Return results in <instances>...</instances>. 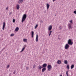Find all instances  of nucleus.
I'll return each instance as SVG.
<instances>
[{
  "mask_svg": "<svg viewBox=\"0 0 76 76\" xmlns=\"http://www.w3.org/2000/svg\"><path fill=\"white\" fill-rule=\"evenodd\" d=\"M27 15L26 14H24L23 15L22 18V20L21 22L22 23H23V22L25 20H26V17H27Z\"/></svg>",
  "mask_w": 76,
  "mask_h": 76,
  "instance_id": "nucleus-1",
  "label": "nucleus"
},
{
  "mask_svg": "<svg viewBox=\"0 0 76 76\" xmlns=\"http://www.w3.org/2000/svg\"><path fill=\"white\" fill-rule=\"evenodd\" d=\"M73 42L72 41V40L71 39H69L68 42V44L69 45H73Z\"/></svg>",
  "mask_w": 76,
  "mask_h": 76,
  "instance_id": "nucleus-2",
  "label": "nucleus"
},
{
  "mask_svg": "<svg viewBox=\"0 0 76 76\" xmlns=\"http://www.w3.org/2000/svg\"><path fill=\"white\" fill-rule=\"evenodd\" d=\"M48 70L50 71V70H51L52 69V67L51 65H48Z\"/></svg>",
  "mask_w": 76,
  "mask_h": 76,
  "instance_id": "nucleus-3",
  "label": "nucleus"
},
{
  "mask_svg": "<svg viewBox=\"0 0 76 76\" xmlns=\"http://www.w3.org/2000/svg\"><path fill=\"white\" fill-rule=\"evenodd\" d=\"M69 48V45L68 44H66L65 46V50H67Z\"/></svg>",
  "mask_w": 76,
  "mask_h": 76,
  "instance_id": "nucleus-4",
  "label": "nucleus"
},
{
  "mask_svg": "<svg viewBox=\"0 0 76 76\" xmlns=\"http://www.w3.org/2000/svg\"><path fill=\"white\" fill-rule=\"evenodd\" d=\"M52 26L51 25L50 26H49L48 27V30L49 31H51V29H52Z\"/></svg>",
  "mask_w": 76,
  "mask_h": 76,
  "instance_id": "nucleus-5",
  "label": "nucleus"
},
{
  "mask_svg": "<svg viewBox=\"0 0 76 76\" xmlns=\"http://www.w3.org/2000/svg\"><path fill=\"white\" fill-rule=\"evenodd\" d=\"M68 28L69 29H70L72 28V24L71 23H69L68 24Z\"/></svg>",
  "mask_w": 76,
  "mask_h": 76,
  "instance_id": "nucleus-6",
  "label": "nucleus"
},
{
  "mask_svg": "<svg viewBox=\"0 0 76 76\" xmlns=\"http://www.w3.org/2000/svg\"><path fill=\"white\" fill-rule=\"evenodd\" d=\"M5 26H6V23L4 22L3 23V26L2 27L3 30H4V28H5Z\"/></svg>",
  "mask_w": 76,
  "mask_h": 76,
  "instance_id": "nucleus-7",
  "label": "nucleus"
},
{
  "mask_svg": "<svg viewBox=\"0 0 76 76\" xmlns=\"http://www.w3.org/2000/svg\"><path fill=\"white\" fill-rule=\"evenodd\" d=\"M36 42H38V35L37 34L36 35Z\"/></svg>",
  "mask_w": 76,
  "mask_h": 76,
  "instance_id": "nucleus-8",
  "label": "nucleus"
},
{
  "mask_svg": "<svg viewBox=\"0 0 76 76\" xmlns=\"http://www.w3.org/2000/svg\"><path fill=\"white\" fill-rule=\"evenodd\" d=\"M47 64L45 63L42 65V67H43H43L44 68H45V67H47Z\"/></svg>",
  "mask_w": 76,
  "mask_h": 76,
  "instance_id": "nucleus-9",
  "label": "nucleus"
},
{
  "mask_svg": "<svg viewBox=\"0 0 76 76\" xmlns=\"http://www.w3.org/2000/svg\"><path fill=\"white\" fill-rule=\"evenodd\" d=\"M46 6L47 7V10H48V9H49V8L50 7V5L49 4H47V5H46Z\"/></svg>",
  "mask_w": 76,
  "mask_h": 76,
  "instance_id": "nucleus-10",
  "label": "nucleus"
},
{
  "mask_svg": "<svg viewBox=\"0 0 76 76\" xmlns=\"http://www.w3.org/2000/svg\"><path fill=\"white\" fill-rule=\"evenodd\" d=\"M34 31H31V37L32 38H33L34 37Z\"/></svg>",
  "mask_w": 76,
  "mask_h": 76,
  "instance_id": "nucleus-11",
  "label": "nucleus"
},
{
  "mask_svg": "<svg viewBox=\"0 0 76 76\" xmlns=\"http://www.w3.org/2000/svg\"><path fill=\"white\" fill-rule=\"evenodd\" d=\"M23 3V0H20L18 1V3L19 4H20V3Z\"/></svg>",
  "mask_w": 76,
  "mask_h": 76,
  "instance_id": "nucleus-12",
  "label": "nucleus"
},
{
  "mask_svg": "<svg viewBox=\"0 0 76 76\" xmlns=\"http://www.w3.org/2000/svg\"><path fill=\"white\" fill-rule=\"evenodd\" d=\"M43 68V67L40 66V65H39L38 66V69H39V70H41V69Z\"/></svg>",
  "mask_w": 76,
  "mask_h": 76,
  "instance_id": "nucleus-13",
  "label": "nucleus"
},
{
  "mask_svg": "<svg viewBox=\"0 0 76 76\" xmlns=\"http://www.w3.org/2000/svg\"><path fill=\"white\" fill-rule=\"evenodd\" d=\"M45 70H46V68H44L42 69V72H44Z\"/></svg>",
  "mask_w": 76,
  "mask_h": 76,
  "instance_id": "nucleus-14",
  "label": "nucleus"
},
{
  "mask_svg": "<svg viewBox=\"0 0 76 76\" xmlns=\"http://www.w3.org/2000/svg\"><path fill=\"white\" fill-rule=\"evenodd\" d=\"M58 64H61V61L58 60L56 62Z\"/></svg>",
  "mask_w": 76,
  "mask_h": 76,
  "instance_id": "nucleus-15",
  "label": "nucleus"
},
{
  "mask_svg": "<svg viewBox=\"0 0 76 76\" xmlns=\"http://www.w3.org/2000/svg\"><path fill=\"white\" fill-rule=\"evenodd\" d=\"M19 27H17L16 28L15 30V31L16 32H17L19 31Z\"/></svg>",
  "mask_w": 76,
  "mask_h": 76,
  "instance_id": "nucleus-16",
  "label": "nucleus"
},
{
  "mask_svg": "<svg viewBox=\"0 0 76 76\" xmlns=\"http://www.w3.org/2000/svg\"><path fill=\"white\" fill-rule=\"evenodd\" d=\"M19 8H20V7H19V4H18L17 5V9L18 10L19 9Z\"/></svg>",
  "mask_w": 76,
  "mask_h": 76,
  "instance_id": "nucleus-17",
  "label": "nucleus"
},
{
  "mask_svg": "<svg viewBox=\"0 0 76 76\" xmlns=\"http://www.w3.org/2000/svg\"><path fill=\"white\" fill-rule=\"evenodd\" d=\"M25 47H24V48H23V49H22V50L21 51V52H23V51H24V50H25V47H26V45H25Z\"/></svg>",
  "mask_w": 76,
  "mask_h": 76,
  "instance_id": "nucleus-18",
  "label": "nucleus"
},
{
  "mask_svg": "<svg viewBox=\"0 0 76 76\" xmlns=\"http://www.w3.org/2000/svg\"><path fill=\"white\" fill-rule=\"evenodd\" d=\"M74 68V65H72L71 66V69H73Z\"/></svg>",
  "mask_w": 76,
  "mask_h": 76,
  "instance_id": "nucleus-19",
  "label": "nucleus"
},
{
  "mask_svg": "<svg viewBox=\"0 0 76 76\" xmlns=\"http://www.w3.org/2000/svg\"><path fill=\"white\" fill-rule=\"evenodd\" d=\"M50 32L49 33V36L50 37V35H51V33H52V31L51 30H50Z\"/></svg>",
  "mask_w": 76,
  "mask_h": 76,
  "instance_id": "nucleus-20",
  "label": "nucleus"
},
{
  "mask_svg": "<svg viewBox=\"0 0 76 76\" xmlns=\"http://www.w3.org/2000/svg\"><path fill=\"white\" fill-rule=\"evenodd\" d=\"M23 41L24 42H27V39H23Z\"/></svg>",
  "mask_w": 76,
  "mask_h": 76,
  "instance_id": "nucleus-21",
  "label": "nucleus"
},
{
  "mask_svg": "<svg viewBox=\"0 0 76 76\" xmlns=\"http://www.w3.org/2000/svg\"><path fill=\"white\" fill-rule=\"evenodd\" d=\"M64 63L65 64H67V60H65Z\"/></svg>",
  "mask_w": 76,
  "mask_h": 76,
  "instance_id": "nucleus-22",
  "label": "nucleus"
},
{
  "mask_svg": "<svg viewBox=\"0 0 76 76\" xmlns=\"http://www.w3.org/2000/svg\"><path fill=\"white\" fill-rule=\"evenodd\" d=\"M67 67L68 69H70V66H69V65H67Z\"/></svg>",
  "mask_w": 76,
  "mask_h": 76,
  "instance_id": "nucleus-23",
  "label": "nucleus"
},
{
  "mask_svg": "<svg viewBox=\"0 0 76 76\" xmlns=\"http://www.w3.org/2000/svg\"><path fill=\"white\" fill-rule=\"evenodd\" d=\"M38 24H37L35 27V29H36V28H37V27H38Z\"/></svg>",
  "mask_w": 76,
  "mask_h": 76,
  "instance_id": "nucleus-24",
  "label": "nucleus"
},
{
  "mask_svg": "<svg viewBox=\"0 0 76 76\" xmlns=\"http://www.w3.org/2000/svg\"><path fill=\"white\" fill-rule=\"evenodd\" d=\"M9 67H10V65H8L7 67V69H9Z\"/></svg>",
  "mask_w": 76,
  "mask_h": 76,
  "instance_id": "nucleus-25",
  "label": "nucleus"
},
{
  "mask_svg": "<svg viewBox=\"0 0 76 76\" xmlns=\"http://www.w3.org/2000/svg\"><path fill=\"white\" fill-rule=\"evenodd\" d=\"M66 74L67 76H69V75H68V71H66Z\"/></svg>",
  "mask_w": 76,
  "mask_h": 76,
  "instance_id": "nucleus-26",
  "label": "nucleus"
},
{
  "mask_svg": "<svg viewBox=\"0 0 76 76\" xmlns=\"http://www.w3.org/2000/svg\"><path fill=\"white\" fill-rule=\"evenodd\" d=\"M12 12H10L9 13V15H12Z\"/></svg>",
  "mask_w": 76,
  "mask_h": 76,
  "instance_id": "nucleus-27",
  "label": "nucleus"
},
{
  "mask_svg": "<svg viewBox=\"0 0 76 76\" xmlns=\"http://www.w3.org/2000/svg\"><path fill=\"white\" fill-rule=\"evenodd\" d=\"M9 9V7H7L6 9V10H8Z\"/></svg>",
  "mask_w": 76,
  "mask_h": 76,
  "instance_id": "nucleus-28",
  "label": "nucleus"
},
{
  "mask_svg": "<svg viewBox=\"0 0 76 76\" xmlns=\"http://www.w3.org/2000/svg\"><path fill=\"white\" fill-rule=\"evenodd\" d=\"M13 22H15V19H13Z\"/></svg>",
  "mask_w": 76,
  "mask_h": 76,
  "instance_id": "nucleus-29",
  "label": "nucleus"
},
{
  "mask_svg": "<svg viewBox=\"0 0 76 76\" xmlns=\"http://www.w3.org/2000/svg\"><path fill=\"white\" fill-rule=\"evenodd\" d=\"M28 69H29V67H26V70H28Z\"/></svg>",
  "mask_w": 76,
  "mask_h": 76,
  "instance_id": "nucleus-30",
  "label": "nucleus"
},
{
  "mask_svg": "<svg viewBox=\"0 0 76 76\" xmlns=\"http://www.w3.org/2000/svg\"><path fill=\"white\" fill-rule=\"evenodd\" d=\"M16 73V71H14L13 72V74H15Z\"/></svg>",
  "mask_w": 76,
  "mask_h": 76,
  "instance_id": "nucleus-31",
  "label": "nucleus"
},
{
  "mask_svg": "<svg viewBox=\"0 0 76 76\" xmlns=\"http://www.w3.org/2000/svg\"><path fill=\"white\" fill-rule=\"evenodd\" d=\"M35 65H34V66H33V69H34V68H35Z\"/></svg>",
  "mask_w": 76,
  "mask_h": 76,
  "instance_id": "nucleus-32",
  "label": "nucleus"
},
{
  "mask_svg": "<svg viewBox=\"0 0 76 76\" xmlns=\"http://www.w3.org/2000/svg\"><path fill=\"white\" fill-rule=\"evenodd\" d=\"M14 35V34H11V37H12V36H13Z\"/></svg>",
  "mask_w": 76,
  "mask_h": 76,
  "instance_id": "nucleus-33",
  "label": "nucleus"
},
{
  "mask_svg": "<svg viewBox=\"0 0 76 76\" xmlns=\"http://www.w3.org/2000/svg\"><path fill=\"white\" fill-rule=\"evenodd\" d=\"M70 22V23H72V20H71L70 21H69Z\"/></svg>",
  "mask_w": 76,
  "mask_h": 76,
  "instance_id": "nucleus-34",
  "label": "nucleus"
},
{
  "mask_svg": "<svg viewBox=\"0 0 76 76\" xmlns=\"http://www.w3.org/2000/svg\"><path fill=\"white\" fill-rule=\"evenodd\" d=\"M4 49H5V48H4L2 50V51H3V50H4Z\"/></svg>",
  "mask_w": 76,
  "mask_h": 76,
  "instance_id": "nucleus-35",
  "label": "nucleus"
},
{
  "mask_svg": "<svg viewBox=\"0 0 76 76\" xmlns=\"http://www.w3.org/2000/svg\"><path fill=\"white\" fill-rule=\"evenodd\" d=\"M59 28H60V29H62L61 27L60 26V27H59Z\"/></svg>",
  "mask_w": 76,
  "mask_h": 76,
  "instance_id": "nucleus-36",
  "label": "nucleus"
},
{
  "mask_svg": "<svg viewBox=\"0 0 76 76\" xmlns=\"http://www.w3.org/2000/svg\"><path fill=\"white\" fill-rule=\"evenodd\" d=\"M42 22H43V21H42V20L41 21L40 23H42Z\"/></svg>",
  "mask_w": 76,
  "mask_h": 76,
  "instance_id": "nucleus-37",
  "label": "nucleus"
},
{
  "mask_svg": "<svg viewBox=\"0 0 76 76\" xmlns=\"http://www.w3.org/2000/svg\"><path fill=\"white\" fill-rule=\"evenodd\" d=\"M52 0L53 2H54L55 1V0Z\"/></svg>",
  "mask_w": 76,
  "mask_h": 76,
  "instance_id": "nucleus-38",
  "label": "nucleus"
},
{
  "mask_svg": "<svg viewBox=\"0 0 76 76\" xmlns=\"http://www.w3.org/2000/svg\"><path fill=\"white\" fill-rule=\"evenodd\" d=\"M2 51V50L0 51V53H1V52Z\"/></svg>",
  "mask_w": 76,
  "mask_h": 76,
  "instance_id": "nucleus-39",
  "label": "nucleus"
},
{
  "mask_svg": "<svg viewBox=\"0 0 76 76\" xmlns=\"http://www.w3.org/2000/svg\"><path fill=\"white\" fill-rule=\"evenodd\" d=\"M59 76H62V75H59Z\"/></svg>",
  "mask_w": 76,
  "mask_h": 76,
  "instance_id": "nucleus-40",
  "label": "nucleus"
},
{
  "mask_svg": "<svg viewBox=\"0 0 76 76\" xmlns=\"http://www.w3.org/2000/svg\"><path fill=\"white\" fill-rule=\"evenodd\" d=\"M55 16H56V15H55Z\"/></svg>",
  "mask_w": 76,
  "mask_h": 76,
  "instance_id": "nucleus-41",
  "label": "nucleus"
},
{
  "mask_svg": "<svg viewBox=\"0 0 76 76\" xmlns=\"http://www.w3.org/2000/svg\"><path fill=\"white\" fill-rule=\"evenodd\" d=\"M1 52H0V54H1Z\"/></svg>",
  "mask_w": 76,
  "mask_h": 76,
  "instance_id": "nucleus-42",
  "label": "nucleus"
}]
</instances>
